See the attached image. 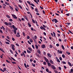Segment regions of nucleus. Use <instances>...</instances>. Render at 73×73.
Wrapping results in <instances>:
<instances>
[{
  "label": "nucleus",
  "mask_w": 73,
  "mask_h": 73,
  "mask_svg": "<svg viewBox=\"0 0 73 73\" xmlns=\"http://www.w3.org/2000/svg\"><path fill=\"white\" fill-rule=\"evenodd\" d=\"M0 45L1 46H2L3 45V44H2V42L0 41Z\"/></svg>",
  "instance_id": "obj_40"
},
{
  "label": "nucleus",
  "mask_w": 73,
  "mask_h": 73,
  "mask_svg": "<svg viewBox=\"0 0 73 73\" xmlns=\"http://www.w3.org/2000/svg\"><path fill=\"white\" fill-rule=\"evenodd\" d=\"M32 20L33 21V23L35 24V20H33V19H32Z\"/></svg>",
  "instance_id": "obj_33"
},
{
  "label": "nucleus",
  "mask_w": 73,
  "mask_h": 73,
  "mask_svg": "<svg viewBox=\"0 0 73 73\" xmlns=\"http://www.w3.org/2000/svg\"><path fill=\"white\" fill-rule=\"evenodd\" d=\"M46 70L47 72H48L49 70L48 68H46Z\"/></svg>",
  "instance_id": "obj_30"
},
{
  "label": "nucleus",
  "mask_w": 73,
  "mask_h": 73,
  "mask_svg": "<svg viewBox=\"0 0 73 73\" xmlns=\"http://www.w3.org/2000/svg\"><path fill=\"white\" fill-rule=\"evenodd\" d=\"M62 64H66V62L65 61H62Z\"/></svg>",
  "instance_id": "obj_37"
},
{
  "label": "nucleus",
  "mask_w": 73,
  "mask_h": 73,
  "mask_svg": "<svg viewBox=\"0 0 73 73\" xmlns=\"http://www.w3.org/2000/svg\"><path fill=\"white\" fill-rule=\"evenodd\" d=\"M30 41L31 42H33V40L32 39H30Z\"/></svg>",
  "instance_id": "obj_19"
},
{
  "label": "nucleus",
  "mask_w": 73,
  "mask_h": 73,
  "mask_svg": "<svg viewBox=\"0 0 73 73\" xmlns=\"http://www.w3.org/2000/svg\"><path fill=\"white\" fill-rule=\"evenodd\" d=\"M43 64L44 65H46V62H43Z\"/></svg>",
  "instance_id": "obj_31"
},
{
  "label": "nucleus",
  "mask_w": 73,
  "mask_h": 73,
  "mask_svg": "<svg viewBox=\"0 0 73 73\" xmlns=\"http://www.w3.org/2000/svg\"><path fill=\"white\" fill-rule=\"evenodd\" d=\"M5 24L6 25H9V24H8V23L7 22H5Z\"/></svg>",
  "instance_id": "obj_11"
},
{
  "label": "nucleus",
  "mask_w": 73,
  "mask_h": 73,
  "mask_svg": "<svg viewBox=\"0 0 73 73\" xmlns=\"http://www.w3.org/2000/svg\"><path fill=\"white\" fill-rule=\"evenodd\" d=\"M43 54L44 55V56H45V55H46V52H43Z\"/></svg>",
  "instance_id": "obj_43"
},
{
  "label": "nucleus",
  "mask_w": 73,
  "mask_h": 73,
  "mask_svg": "<svg viewBox=\"0 0 73 73\" xmlns=\"http://www.w3.org/2000/svg\"><path fill=\"white\" fill-rule=\"evenodd\" d=\"M59 59L60 61H61V60H62V58H61V57H60Z\"/></svg>",
  "instance_id": "obj_63"
},
{
  "label": "nucleus",
  "mask_w": 73,
  "mask_h": 73,
  "mask_svg": "<svg viewBox=\"0 0 73 73\" xmlns=\"http://www.w3.org/2000/svg\"><path fill=\"white\" fill-rule=\"evenodd\" d=\"M55 23H56L57 22H58V21L57 20V19H54Z\"/></svg>",
  "instance_id": "obj_13"
},
{
  "label": "nucleus",
  "mask_w": 73,
  "mask_h": 73,
  "mask_svg": "<svg viewBox=\"0 0 73 73\" xmlns=\"http://www.w3.org/2000/svg\"><path fill=\"white\" fill-rule=\"evenodd\" d=\"M9 51L11 52V54H13V51H12V50H9Z\"/></svg>",
  "instance_id": "obj_18"
},
{
  "label": "nucleus",
  "mask_w": 73,
  "mask_h": 73,
  "mask_svg": "<svg viewBox=\"0 0 73 73\" xmlns=\"http://www.w3.org/2000/svg\"><path fill=\"white\" fill-rule=\"evenodd\" d=\"M57 35L58 37H60V34L57 33Z\"/></svg>",
  "instance_id": "obj_52"
},
{
  "label": "nucleus",
  "mask_w": 73,
  "mask_h": 73,
  "mask_svg": "<svg viewBox=\"0 0 73 73\" xmlns=\"http://www.w3.org/2000/svg\"><path fill=\"white\" fill-rule=\"evenodd\" d=\"M6 61L7 62L9 63V64H10V63H11V62H9V61L8 60H6Z\"/></svg>",
  "instance_id": "obj_34"
},
{
  "label": "nucleus",
  "mask_w": 73,
  "mask_h": 73,
  "mask_svg": "<svg viewBox=\"0 0 73 73\" xmlns=\"http://www.w3.org/2000/svg\"><path fill=\"white\" fill-rule=\"evenodd\" d=\"M37 52H38V53L39 54H40V53L41 52H40V50H38Z\"/></svg>",
  "instance_id": "obj_26"
},
{
  "label": "nucleus",
  "mask_w": 73,
  "mask_h": 73,
  "mask_svg": "<svg viewBox=\"0 0 73 73\" xmlns=\"http://www.w3.org/2000/svg\"><path fill=\"white\" fill-rule=\"evenodd\" d=\"M68 31L70 32V33H71V34H73V33L72 32V31H71L69 30Z\"/></svg>",
  "instance_id": "obj_51"
},
{
  "label": "nucleus",
  "mask_w": 73,
  "mask_h": 73,
  "mask_svg": "<svg viewBox=\"0 0 73 73\" xmlns=\"http://www.w3.org/2000/svg\"><path fill=\"white\" fill-rule=\"evenodd\" d=\"M5 43L6 44H8V45H9L10 44L9 43V42H5Z\"/></svg>",
  "instance_id": "obj_32"
},
{
  "label": "nucleus",
  "mask_w": 73,
  "mask_h": 73,
  "mask_svg": "<svg viewBox=\"0 0 73 73\" xmlns=\"http://www.w3.org/2000/svg\"><path fill=\"white\" fill-rule=\"evenodd\" d=\"M12 63L13 64H16V62H12Z\"/></svg>",
  "instance_id": "obj_55"
},
{
  "label": "nucleus",
  "mask_w": 73,
  "mask_h": 73,
  "mask_svg": "<svg viewBox=\"0 0 73 73\" xmlns=\"http://www.w3.org/2000/svg\"><path fill=\"white\" fill-rule=\"evenodd\" d=\"M3 6L4 7H6V6H7V5H6L4 3L3 4Z\"/></svg>",
  "instance_id": "obj_59"
},
{
  "label": "nucleus",
  "mask_w": 73,
  "mask_h": 73,
  "mask_svg": "<svg viewBox=\"0 0 73 73\" xmlns=\"http://www.w3.org/2000/svg\"><path fill=\"white\" fill-rule=\"evenodd\" d=\"M66 25H68V26H69V25H70V23H66Z\"/></svg>",
  "instance_id": "obj_39"
},
{
  "label": "nucleus",
  "mask_w": 73,
  "mask_h": 73,
  "mask_svg": "<svg viewBox=\"0 0 73 73\" xmlns=\"http://www.w3.org/2000/svg\"><path fill=\"white\" fill-rule=\"evenodd\" d=\"M6 17H7V18H8V19H11V18L10 17V16H9V15H7Z\"/></svg>",
  "instance_id": "obj_15"
},
{
  "label": "nucleus",
  "mask_w": 73,
  "mask_h": 73,
  "mask_svg": "<svg viewBox=\"0 0 73 73\" xmlns=\"http://www.w3.org/2000/svg\"><path fill=\"white\" fill-rule=\"evenodd\" d=\"M54 72L56 73H58V71H57L56 70H54Z\"/></svg>",
  "instance_id": "obj_54"
},
{
  "label": "nucleus",
  "mask_w": 73,
  "mask_h": 73,
  "mask_svg": "<svg viewBox=\"0 0 73 73\" xmlns=\"http://www.w3.org/2000/svg\"><path fill=\"white\" fill-rule=\"evenodd\" d=\"M50 62L51 63V64H53V61L52 60H50Z\"/></svg>",
  "instance_id": "obj_12"
},
{
  "label": "nucleus",
  "mask_w": 73,
  "mask_h": 73,
  "mask_svg": "<svg viewBox=\"0 0 73 73\" xmlns=\"http://www.w3.org/2000/svg\"><path fill=\"white\" fill-rule=\"evenodd\" d=\"M14 34H16V30H15L14 31Z\"/></svg>",
  "instance_id": "obj_56"
},
{
  "label": "nucleus",
  "mask_w": 73,
  "mask_h": 73,
  "mask_svg": "<svg viewBox=\"0 0 73 73\" xmlns=\"http://www.w3.org/2000/svg\"><path fill=\"white\" fill-rule=\"evenodd\" d=\"M47 65L48 66H51V64L49 62H47Z\"/></svg>",
  "instance_id": "obj_8"
},
{
  "label": "nucleus",
  "mask_w": 73,
  "mask_h": 73,
  "mask_svg": "<svg viewBox=\"0 0 73 73\" xmlns=\"http://www.w3.org/2000/svg\"><path fill=\"white\" fill-rule=\"evenodd\" d=\"M44 60L45 61H46V62L47 63L49 62V60H48V59L46 58L45 57H44Z\"/></svg>",
  "instance_id": "obj_3"
},
{
  "label": "nucleus",
  "mask_w": 73,
  "mask_h": 73,
  "mask_svg": "<svg viewBox=\"0 0 73 73\" xmlns=\"http://www.w3.org/2000/svg\"><path fill=\"white\" fill-rule=\"evenodd\" d=\"M23 55L24 57H25V54L24 53V52H23Z\"/></svg>",
  "instance_id": "obj_53"
},
{
  "label": "nucleus",
  "mask_w": 73,
  "mask_h": 73,
  "mask_svg": "<svg viewBox=\"0 0 73 73\" xmlns=\"http://www.w3.org/2000/svg\"><path fill=\"white\" fill-rule=\"evenodd\" d=\"M61 47L62 49H65V48H64V46L63 45H62L61 46Z\"/></svg>",
  "instance_id": "obj_25"
},
{
  "label": "nucleus",
  "mask_w": 73,
  "mask_h": 73,
  "mask_svg": "<svg viewBox=\"0 0 73 73\" xmlns=\"http://www.w3.org/2000/svg\"><path fill=\"white\" fill-rule=\"evenodd\" d=\"M11 48L13 50L15 51V45L13 44H11Z\"/></svg>",
  "instance_id": "obj_1"
},
{
  "label": "nucleus",
  "mask_w": 73,
  "mask_h": 73,
  "mask_svg": "<svg viewBox=\"0 0 73 73\" xmlns=\"http://www.w3.org/2000/svg\"><path fill=\"white\" fill-rule=\"evenodd\" d=\"M27 53H31V51L28 50H27Z\"/></svg>",
  "instance_id": "obj_23"
},
{
  "label": "nucleus",
  "mask_w": 73,
  "mask_h": 73,
  "mask_svg": "<svg viewBox=\"0 0 73 73\" xmlns=\"http://www.w3.org/2000/svg\"><path fill=\"white\" fill-rule=\"evenodd\" d=\"M12 27L13 28V29H15V26L14 25H13L12 26Z\"/></svg>",
  "instance_id": "obj_35"
},
{
  "label": "nucleus",
  "mask_w": 73,
  "mask_h": 73,
  "mask_svg": "<svg viewBox=\"0 0 73 73\" xmlns=\"http://www.w3.org/2000/svg\"><path fill=\"white\" fill-rule=\"evenodd\" d=\"M5 40L7 41H8V42H10V40H9L8 39L6 38Z\"/></svg>",
  "instance_id": "obj_45"
},
{
  "label": "nucleus",
  "mask_w": 73,
  "mask_h": 73,
  "mask_svg": "<svg viewBox=\"0 0 73 73\" xmlns=\"http://www.w3.org/2000/svg\"><path fill=\"white\" fill-rule=\"evenodd\" d=\"M35 11L36 12H38V9H37L36 8H35Z\"/></svg>",
  "instance_id": "obj_28"
},
{
  "label": "nucleus",
  "mask_w": 73,
  "mask_h": 73,
  "mask_svg": "<svg viewBox=\"0 0 73 73\" xmlns=\"http://www.w3.org/2000/svg\"><path fill=\"white\" fill-rule=\"evenodd\" d=\"M23 36H25V33H24V32H23Z\"/></svg>",
  "instance_id": "obj_47"
},
{
  "label": "nucleus",
  "mask_w": 73,
  "mask_h": 73,
  "mask_svg": "<svg viewBox=\"0 0 73 73\" xmlns=\"http://www.w3.org/2000/svg\"><path fill=\"white\" fill-rule=\"evenodd\" d=\"M35 45L36 48L38 49V46L36 45V44Z\"/></svg>",
  "instance_id": "obj_21"
},
{
  "label": "nucleus",
  "mask_w": 73,
  "mask_h": 73,
  "mask_svg": "<svg viewBox=\"0 0 73 73\" xmlns=\"http://www.w3.org/2000/svg\"><path fill=\"white\" fill-rule=\"evenodd\" d=\"M62 57L63 58H65V55L64 54H62Z\"/></svg>",
  "instance_id": "obj_50"
},
{
  "label": "nucleus",
  "mask_w": 73,
  "mask_h": 73,
  "mask_svg": "<svg viewBox=\"0 0 73 73\" xmlns=\"http://www.w3.org/2000/svg\"><path fill=\"white\" fill-rule=\"evenodd\" d=\"M18 6H19V7L20 8V9H22V7L21 6V5H19Z\"/></svg>",
  "instance_id": "obj_27"
},
{
  "label": "nucleus",
  "mask_w": 73,
  "mask_h": 73,
  "mask_svg": "<svg viewBox=\"0 0 73 73\" xmlns=\"http://www.w3.org/2000/svg\"><path fill=\"white\" fill-rule=\"evenodd\" d=\"M8 24L9 25H12V24L11 23V22H9L8 23Z\"/></svg>",
  "instance_id": "obj_44"
},
{
  "label": "nucleus",
  "mask_w": 73,
  "mask_h": 73,
  "mask_svg": "<svg viewBox=\"0 0 73 73\" xmlns=\"http://www.w3.org/2000/svg\"><path fill=\"white\" fill-rule=\"evenodd\" d=\"M12 16L14 18V19H16L17 18V17H16V15H15L13 14L12 15Z\"/></svg>",
  "instance_id": "obj_6"
},
{
  "label": "nucleus",
  "mask_w": 73,
  "mask_h": 73,
  "mask_svg": "<svg viewBox=\"0 0 73 73\" xmlns=\"http://www.w3.org/2000/svg\"><path fill=\"white\" fill-rule=\"evenodd\" d=\"M24 65H25V67L26 68H27V66L26 65V64L25 63L24 64Z\"/></svg>",
  "instance_id": "obj_62"
},
{
  "label": "nucleus",
  "mask_w": 73,
  "mask_h": 73,
  "mask_svg": "<svg viewBox=\"0 0 73 73\" xmlns=\"http://www.w3.org/2000/svg\"><path fill=\"white\" fill-rule=\"evenodd\" d=\"M16 45L17 46H19V44H18L16 43Z\"/></svg>",
  "instance_id": "obj_61"
},
{
  "label": "nucleus",
  "mask_w": 73,
  "mask_h": 73,
  "mask_svg": "<svg viewBox=\"0 0 73 73\" xmlns=\"http://www.w3.org/2000/svg\"><path fill=\"white\" fill-rule=\"evenodd\" d=\"M6 68H3V70L4 71H5V70H6Z\"/></svg>",
  "instance_id": "obj_57"
},
{
  "label": "nucleus",
  "mask_w": 73,
  "mask_h": 73,
  "mask_svg": "<svg viewBox=\"0 0 73 73\" xmlns=\"http://www.w3.org/2000/svg\"><path fill=\"white\" fill-rule=\"evenodd\" d=\"M47 56H48V57H50V58L51 57V55L49 53H47Z\"/></svg>",
  "instance_id": "obj_10"
},
{
  "label": "nucleus",
  "mask_w": 73,
  "mask_h": 73,
  "mask_svg": "<svg viewBox=\"0 0 73 73\" xmlns=\"http://www.w3.org/2000/svg\"><path fill=\"white\" fill-rule=\"evenodd\" d=\"M34 1H35V3H36V4H38V2H37V0H34Z\"/></svg>",
  "instance_id": "obj_17"
},
{
  "label": "nucleus",
  "mask_w": 73,
  "mask_h": 73,
  "mask_svg": "<svg viewBox=\"0 0 73 73\" xmlns=\"http://www.w3.org/2000/svg\"><path fill=\"white\" fill-rule=\"evenodd\" d=\"M25 19L28 21H29V20H28V18H27V17H25Z\"/></svg>",
  "instance_id": "obj_41"
},
{
  "label": "nucleus",
  "mask_w": 73,
  "mask_h": 73,
  "mask_svg": "<svg viewBox=\"0 0 73 73\" xmlns=\"http://www.w3.org/2000/svg\"><path fill=\"white\" fill-rule=\"evenodd\" d=\"M68 65H69V66H72V64L70 63V62H68Z\"/></svg>",
  "instance_id": "obj_9"
},
{
  "label": "nucleus",
  "mask_w": 73,
  "mask_h": 73,
  "mask_svg": "<svg viewBox=\"0 0 73 73\" xmlns=\"http://www.w3.org/2000/svg\"><path fill=\"white\" fill-rule=\"evenodd\" d=\"M16 36L17 37H20V33H17V34L16 35Z\"/></svg>",
  "instance_id": "obj_2"
},
{
  "label": "nucleus",
  "mask_w": 73,
  "mask_h": 73,
  "mask_svg": "<svg viewBox=\"0 0 73 73\" xmlns=\"http://www.w3.org/2000/svg\"><path fill=\"white\" fill-rule=\"evenodd\" d=\"M41 48L43 49L45 48V45L44 44H42L41 46Z\"/></svg>",
  "instance_id": "obj_7"
},
{
  "label": "nucleus",
  "mask_w": 73,
  "mask_h": 73,
  "mask_svg": "<svg viewBox=\"0 0 73 73\" xmlns=\"http://www.w3.org/2000/svg\"><path fill=\"white\" fill-rule=\"evenodd\" d=\"M27 39H29V38H30V37H29V36H27Z\"/></svg>",
  "instance_id": "obj_42"
},
{
  "label": "nucleus",
  "mask_w": 73,
  "mask_h": 73,
  "mask_svg": "<svg viewBox=\"0 0 73 73\" xmlns=\"http://www.w3.org/2000/svg\"><path fill=\"white\" fill-rule=\"evenodd\" d=\"M34 1H35V3H36V4H38V2H37V0H34Z\"/></svg>",
  "instance_id": "obj_16"
},
{
  "label": "nucleus",
  "mask_w": 73,
  "mask_h": 73,
  "mask_svg": "<svg viewBox=\"0 0 73 73\" xmlns=\"http://www.w3.org/2000/svg\"><path fill=\"white\" fill-rule=\"evenodd\" d=\"M28 49L30 50V51H32V49L31 48H29Z\"/></svg>",
  "instance_id": "obj_14"
},
{
  "label": "nucleus",
  "mask_w": 73,
  "mask_h": 73,
  "mask_svg": "<svg viewBox=\"0 0 73 73\" xmlns=\"http://www.w3.org/2000/svg\"><path fill=\"white\" fill-rule=\"evenodd\" d=\"M56 61H57V62H59V63H60V60H59V59H58V60H56Z\"/></svg>",
  "instance_id": "obj_49"
},
{
  "label": "nucleus",
  "mask_w": 73,
  "mask_h": 73,
  "mask_svg": "<svg viewBox=\"0 0 73 73\" xmlns=\"http://www.w3.org/2000/svg\"><path fill=\"white\" fill-rule=\"evenodd\" d=\"M9 21H13V20L12 19H9Z\"/></svg>",
  "instance_id": "obj_58"
},
{
  "label": "nucleus",
  "mask_w": 73,
  "mask_h": 73,
  "mask_svg": "<svg viewBox=\"0 0 73 73\" xmlns=\"http://www.w3.org/2000/svg\"><path fill=\"white\" fill-rule=\"evenodd\" d=\"M51 68L52 69H54V70L56 69V67H55L53 65H51Z\"/></svg>",
  "instance_id": "obj_4"
},
{
  "label": "nucleus",
  "mask_w": 73,
  "mask_h": 73,
  "mask_svg": "<svg viewBox=\"0 0 73 73\" xmlns=\"http://www.w3.org/2000/svg\"><path fill=\"white\" fill-rule=\"evenodd\" d=\"M11 59L13 60L14 61H16V60L12 57H11Z\"/></svg>",
  "instance_id": "obj_46"
},
{
  "label": "nucleus",
  "mask_w": 73,
  "mask_h": 73,
  "mask_svg": "<svg viewBox=\"0 0 73 73\" xmlns=\"http://www.w3.org/2000/svg\"><path fill=\"white\" fill-rule=\"evenodd\" d=\"M9 7L11 9V10H13V8L12 7H11V6H9Z\"/></svg>",
  "instance_id": "obj_29"
},
{
  "label": "nucleus",
  "mask_w": 73,
  "mask_h": 73,
  "mask_svg": "<svg viewBox=\"0 0 73 73\" xmlns=\"http://www.w3.org/2000/svg\"><path fill=\"white\" fill-rule=\"evenodd\" d=\"M28 25H29V27H31V25L29 24V23H28Z\"/></svg>",
  "instance_id": "obj_36"
},
{
  "label": "nucleus",
  "mask_w": 73,
  "mask_h": 73,
  "mask_svg": "<svg viewBox=\"0 0 73 73\" xmlns=\"http://www.w3.org/2000/svg\"><path fill=\"white\" fill-rule=\"evenodd\" d=\"M57 51H58L57 53H60V54H62V52L61 51H60V50H58Z\"/></svg>",
  "instance_id": "obj_5"
},
{
  "label": "nucleus",
  "mask_w": 73,
  "mask_h": 73,
  "mask_svg": "<svg viewBox=\"0 0 73 73\" xmlns=\"http://www.w3.org/2000/svg\"><path fill=\"white\" fill-rule=\"evenodd\" d=\"M40 29H42L43 30V28H44V27H42V26H41L40 27Z\"/></svg>",
  "instance_id": "obj_38"
},
{
  "label": "nucleus",
  "mask_w": 73,
  "mask_h": 73,
  "mask_svg": "<svg viewBox=\"0 0 73 73\" xmlns=\"http://www.w3.org/2000/svg\"><path fill=\"white\" fill-rule=\"evenodd\" d=\"M66 54H67L68 55H70V52H66Z\"/></svg>",
  "instance_id": "obj_22"
},
{
  "label": "nucleus",
  "mask_w": 73,
  "mask_h": 73,
  "mask_svg": "<svg viewBox=\"0 0 73 73\" xmlns=\"http://www.w3.org/2000/svg\"><path fill=\"white\" fill-rule=\"evenodd\" d=\"M12 40L13 41H15V39L13 38H12Z\"/></svg>",
  "instance_id": "obj_64"
},
{
  "label": "nucleus",
  "mask_w": 73,
  "mask_h": 73,
  "mask_svg": "<svg viewBox=\"0 0 73 73\" xmlns=\"http://www.w3.org/2000/svg\"><path fill=\"white\" fill-rule=\"evenodd\" d=\"M31 5L33 7H35V5H34V4H33V3L31 4Z\"/></svg>",
  "instance_id": "obj_60"
},
{
  "label": "nucleus",
  "mask_w": 73,
  "mask_h": 73,
  "mask_svg": "<svg viewBox=\"0 0 73 73\" xmlns=\"http://www.w3.org/2000/svg\"><path fill=\"white\" fill-rule=\"evenodd\" d=\"M32 65H33V66H34V67H35V64H33V63L32 64Z\"/></svg>",
  "instance_id": "obj_48"
},
{
  "label": "nucleus",
  "mask_w": 73,
  "mask_h": 73,
  "mask_svg": "<svg viewBox=\"0 0 73 73\" xmlns=\"http://www.w3.org/2000/svg\"><path fill=\"white\" fill-rule=\"evenodd\" d=\"M5 4H6V5H9V3H8L7 2H6L5 3Z\"/></svg>",
  "instance_id": "obj_24"
},
{
  "label": "nucleus",
  "mask_w": 73,
  "mask_h": 73,
  "mask_svg": "<svg viewBox=\"0 0 73 73\" xmlns=\"http://www.w3.org/2000/svg\"><path fill=\"white\" fill-rule=\"evenodd\" d=\"M53 33L54 35V37H55L56 36V33H54V32H53Z\"/></svg>",
  "instance_id": "obj_20"
}]
</instances>
